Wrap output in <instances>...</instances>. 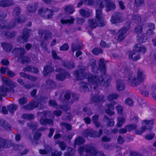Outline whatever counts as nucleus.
Listing matches in <instances>:
<instances>
[{
  "instance_id": "f257e3e1",
  "label": "nucleus",
  "mask_w": 156,
  "mask_h": 156,
  "mask_svg": "<svg viewBox=\"0 0 156 156\" xmlns=\"http://www.w3.org/2000/svg\"><path fill=\"white\" fill-rule=\"evenodd\" d=\"M103 7V5L101 3L96 9V19L95 20H89L88 24L91 28H94L97 26L102 27L105 25V22L101 12V9Z\"/></svg>"
},
{
  "instance_id": "f03ea898",
  "label": "nucleus",
  "mask_w": 156,
  "mask_h": 156,
  "mask_svg": "<svg viewBox=\"0 0 156 156\" xmlns=\"http://www.w3.org/2000/svg\"><path fill=\"white\" fill-rule=\"evenodd\" d=\"M154 122L153 119L145 120L142 122V126L140 130H136L135 131L136 134L140 135L143 133L147 129L151 127Z\"/></svg>"
},
{
  "instance_id": "7ed1b4c3",
  "label": "nucleus",
  "mask_w": 156,
  "mask_h": 156,
  "mask_svg": "<svg viewBox=\"0 0 156 156\" xmlns=\"http://www.w3.org/2000/svg\"><path fill=\"white\" fill-rule=\"evenodd\" d=\"M87 78L88 82L90 83H92L93 85L94 89H96V87L94 86H99V85L104 84V85H105L106 83L104 82L105 80L103 79L102 77H99V78L95 77L92 76H91L88 74Z\"/></svg>"
},
{
  "instance_id": "20e7f679",
  "label": "nucleus",
  "mask_w": 156,
  "mask_h": 156,
  "mask_svg": "<svg viewBox=\"0 0 156 156\" xmlns=\"http://www.w3.org/2000/svg\"><path fill=\"white\" fill-rule=\"evenodd\" d=\"M139 51L141 53H144L146 51V49L144 47H140L139 44H135L133 48V51H131L129 53V58L130 59H132L134 61H136L140 59V56H137L136 57L135 56L133 58V55L135 54L134 51Z\"/></svg>"
},
{
  "instance_id": "39448f33",
  "label": "nucleus",
  "mask_w": 156,
  "mask_h": 156,
  "mask_svg": "<svg viewBox=\"0 0 156 156\" xmlns=\"http://www.w3.org/2000/svg\"><path fill=\"white\" fill-rule=\"evenodd\" d=\"M137 77L130 76L129 78V81L131 83L132 86H134L138 82L142 81L145 78V75L141 71H139L137 74Z\"/></svg>"
},
{
  "instance_id": "423d86ee",
  "label": "nucleus",
  "mask_w": 156,
  "mask_h": 156,
  "mask_svg": "<svg viewBox=\"0 0 156 156\" xmlns=\"http://www.w3.org/2000/svg\"><path fill=\"white\" fill-rule=\"evenodd\" d=\"M8 87H0V94L2 95H0V101L2 99V96L4 95L5 92L8 91H10L12 88L14 87L12 83H10L7 86Z\"/></svg>"
},
{
  "instance_id": "0eeeda50",
  "label": "nucleus",
  "mask_w": 156,
  "mask_h": 156,
  "mask_svg": "<svg viewBox=\"0 0 156 156\" xmlns=\"http://www.w3.org/2000/svg\"><path fill=\"white\" fill-rule=\"evenodd\" d=\"M127 30L126 29L122 28L116 34L118 41H120L124 39L126 35Z\"/></svg>"
},
{
  "instance_id": "6e6552de",
  "label": "nucleus",
  "mask_w": 156,
  "mask_h": 156,
  "mask_svg": "<svg viewBox=\"0 0 156 156\" xmlns=\"http://www.w3.org/2000/svg\"><path fill=\"white\" fill-rule=\"evenodd\" d=\"M122 21V20L117 13L113 14L112 15L110 20L111 23L114 24H117Z\"/></svg>"
},
{
  "instance_id": "1a4fd4ad",
  "label": "nucleus",
  "mask_w": 156,
  "mask_h": 156,
  "mask_svg": "<svg viewBox=\"0 0 156 156\" xmlns=\"http://www.w3.org/2000/svg\"><path fill=\"white\" fill-rule=\"evenodd\" d=\"M137 127V126L135 125H130L126 126L125 129H122L120 130L119 132L120 133H125L127 131H130L133 130Z\"/></svg>"
},
{
  "instance_id": "9d476101",
  "label": "nucleus",
  "mask_w": 156,
  "mask_h": 156,
  "mask_svg": "<svg viewBox=\"0 0 156 156\" xmlns=\"http://www.w3.org/2000/svg\"><path fill=\"white\" fill-rule=\"evenodd\" d=\"M99 69L98 70L104 73L105 72L106 68L104 63V60L103 59L101 58L99 62Z\"/></svg>"
},
{
  "instance_id": "9b49d317",
  "label": "nucleus",
  "mask_w": 156,
  "mask_h": 156,
  "mask_svg": "<svg viewBox=\"0 0 156 156\" xmlns=\"http://www.w3.org/2000/svg\"><path fill=\"white\" fill-rule=\"evenodd\" d=\"M114 103V102H113L112 105L108 104L107 105L108 109L106 110V112L107 114L109 115H111L114 114V112L111 111L110 109H113L114 108L113 105Z\"/></svg>"
},
{
  "instance_id": "f8f14e48",
  "label": "nucleus",
  "mask_w": 156,
  "mask_h": 156,
  "mask_svg": "<svg viewBox=\"0 0 156 156\" xmlns=\"http://www.w3.org/2000/svg\"><path fill=\"white\" fill-rule=\"evenodd\" d=\"M74 19L71 17H69L67 20L62 19L61 20V23L63 24H71L73 23Z\"/></svg>"
},
{
  "instance_id": "ddd939ff",
  "label": "nucleus",
  "mask_w": 156,
  "mask_h": 156,
  "mask_svg": "<svg viewBox=\"0 0 156 156\" xmlns=\"http://www.w3.org/2000/svg\"><path fill=\"white\" fill-rule=\"evenodd\" d=\"M59 70L57 71L58 72H60L61 73L57 75L56 76V78L58 80H64L65 77V76L64 74V71L62 69H59Z\"/></svg>"
},
{
  "instance_id": "4468645a",
  "label": "nucleus",
  "mask_w": 156,
  "mask_h": 156,
  "mask_svg": "<svg viewBox=\"0 0 156 156\" xmlns=\"http://www.w3.org/2000/svg\"><path fill=\"white\" fill-rule=\"evenodd\" d=\"M10 0H0V5L3 7H7L11 5Z\"/></svg>"
},
{
  "instance_id": "2eb2a0df",
  "label": "nucleus",
  "mask_w": 156,
  "mask_h": 156,
  "mask_svg": "<svg viewBox=\"0 0 156 156\" xmlns=\"http://www.w3.org/2000/svg\"><path fill=\"white\" fill-rule=\"evenodd\" d=\"M65 11L66 12L67 14H71L74 12V10L73 6L70 5L66 7Z\"/></svg>"
},
{
  "instance_id": "dca6fc26",
  "label": "nucleus",
  "mask_w": 156,
  "mask_h": 156,
  "mask_svg": "<svg viewBox=\"0 0 156 156\" xmlns=\"http://www.w3.org/2000/svg\"><path fill=\"white\" fill-rule=\"evenodd\" d=\"M80 13L82 16L85 17L89 16L90 14V12L89 11L83 9L80 10Z\"/></svg>"
},
{
  "instance_id": "f3484780",
  "label": "nucleus",
  "mask_w": 156,
  "mask_h": 156,
  "mask_svg": "<svg viewBox=\"0 0 156 156\" xmlns=\"http://www.w3.org/2000/svg\"><path fill=\"white\" fill-rule=\"evenodd\" d=\"M106 9L108 11L111 10H114L115 9V5L112 3L108 2L106 5Z\"/></svg>"
},
{
  "instance_id": "a211bd4d",
  "label": "nucleus",
  "mask_w": 156,
  "mask_h": 156,
  "mask_svg": "<svg viewBox=\"0 0 156 156\" xmlns=\"http://www.w3.org/2000/svg\"><path fill=\"white\" fill-rule=\"evenodd\" d=\"M1 45L4 50L6 51H9L12 48L11 45L8 43H2Z\"/></svg>"
},
{
  "instance_id": "6ab92c4d",
  "label": "nucleus",
  "mask_w": 156,
  "mask_h": 156,
  "mask_svg": "<svg viewBox=\"0 0 156 156\" xmlns=\"http://www.w3.org/2000/svg\"><path fill=\"white\" fill-rule=\"evenodd\" d=\"M154 26L153 24L150 23L148 25V30L147 32V35H150L153 34V30L154 29Z\"/></svg>"
},
{
  "instance_id": "aec40b11",
  "label": "nucleus",
  "mask_w": 156,
  "mask_h": 156,
  "mask_svg": "<svg viewBox=\"0 0 156 156\" xmlns=\"http://www.w3.org/2000/svg\"><path fill=\"white\" fill-rule=\"evenodd\" d=\"M40 123L42 124L45 125L47 124L52 125L53 124V122L52 120L51 119L45 120L43 119H41L40 121Z\"/></svg>"
},
{
  "instance_id": "412c9836",
  "label": "nucleus",
  "mask_w": 156,
  "mask_h": 156,
  "mask_svg": "<svg viewBox=\"0 0 156 156\" xmlns=\"http://www.w3.org/2000/svg\"><path fill=\"white\" fill-rule=\"evenodd\" d=\"M80 84L86 90H91V85L90 84H86L85 83H81Z\"/></svg>"
},
{
  "instance_id": "4be33fe9",
  "label": "nucleus",
  "mask_w": 156,
  "mask_h": 156,
  "mask_svg": "<svg viewBox=\"0 0 156 156\" xmlns=\"http://www.w3.org/2000/svg\"><path fill=\"white\" fill-rule=\"evenodd\" d=\"M53 70V69L49 66L45 67L43 72L44 74L46 75L48 73L51 72Z\"/></svg>"
},
{
  "instance_id": "5701e85b",
  "label": "nucleus",
  "mask_w": 156,
  "mask_h": 156,
  "mask_svg": "<svg viewBox=\"0 0 156 156\" xmlns=\"http://www.w3.org/2000/svg\"><path fill=\"white\" fill-rule=\"evenodd\" d=\"M118 120L117 126L119 127L121 126L125 121V119L123 117H118Z\"/></svg>"
},
{
  "instance_id": "b1692460",
  "label": "nucleus",
  "mask_w": 156,
  "mask_h": 156,
  "mask_svg": "<svg viewBox=\"0 0 156 156\" xmlns=\"http://www.w3.org/2000/svg\"><path fill=\"white\" fill-rule=\"evenodd\" d=\"M124 84L120 81L118 82L117 83V89L118 90H121L124 89Z\"/></svg>"
},
{
  "instance_id": "393cba45",
  "label": "nucleus",
  "mask_w": 156,
  "mask_h": 156,
  "mask_svg": "<svg viewBox=\"0 0 156 156\" xmlns=\"http://www.w3.org/2000/svg\"><path fill=\"white\" fill-rule=\"evenodd\" d=\"M49 12L52 13V12L49 10H47L46 11L45 10H44L42 9H40L39 11V14L42 16H44V15L43 14H45L46 15H47Z\"/></svg>"
},
{
  "instance_id": "a878e982",
  "label": "nucleus",
  "mask_w": 156,
  "mask_h": 156,
  "mask_svg": "<svg viewBox=\"0 0 156 156\" xmlns=\"http://www.w3.org/2000/svg\"><path fill=\"white\" fill-rule=\"evenodd\" d=\"M133 100L129 98L126 99L125 100V104L128 105L132 106L133 105Z\"/></svg>"
},
{
  "instance_id": "bb28decb",
  "label": "nucleus",
  "mask_w": 156,
  "mask_h": 156,
  "mask_svg": "<svg viewBox=\"0 0 156 156\" xmlns=\"http://www.w3.org/2000/svg\"><path fill=\"white\" fill-rule=\"evenodd\" d=\"M16 106L15 105H11L8 106V108L11 112H13L16 109Z\"/></svg>"
},
{
  "instance_id": "cd10ccee",
  "label": "nucleus",
  "mask_w": 156,
  "mask_h": 156,
  "mask_svg": "<svg viewBox=\"0 0 156 156\" xmlns=\"http://www.w3.org/2000/svg\"><path fill=\"white\" fill-rule=\"evenodd\" d=\"M37 103L35 102H32L29 104L28 105V107H27L28 109H31L37 106Z\"/></svg>"
},
{
  "instance_id": "c85d7f7f",
  "label": "nucleus",
  "mask_w": 156,
  "mask_h": 156,
  "mask_svg": "<svg viewBox=\"0 0 156 156\" xmlns=\"http://www.w3.org/2000/svg\"><path fill=\"white\" fill-rule=\"evenodd\" d=\"M84 142V140L81 137H79L77 138L75 141V143L76 144L83 143Z\"/></svg>"
},
{
  "instance_id": "c756f323",
  "label": "nucleus",
  "mask_w": 156,
  "mask_h": 156,
  "mask_svg": "<svg viewBox=\"0 0 156 156\" xmlns=\"http://www.w3.org/2000/svg\"><path fill=\"white\" fill-rule=\"evenodd\" d=\"M155 134L154 133L148 134L145 136V139L147 140H151L153 139L154 136Z\"/></svg>"
},
{
  "instance_id": "7c9ffc66",
  "label": "nucleus",
  "mask_w": 156,
  "mask_h": 156,
  "mask_svg": "<svg viewBox=\"0 0 156 156\" xmlns=\"http://www.w3.org/2000/svg\"><path fill=\"white\" fill-rule=\"evenodd\" d=\"M101 52V50L99 48H95L92 51V52L95 55H98Z\"/></svg>"
},
{
  "instance_id": "2f4dec72",
  "label": "nucleus",
  "mask_w": 156,
  "mask_h": 156,
  "mask_svg": "<svg viewBox=\"0 0 156 156\" xmlns=\"http://www.w3.org/2000/svg\"><path fill=\"white\" fill-rule=\"evenodd\" d=\"M116 109L119 114L121 115L122 114V108L121 106L119 105L117 106L116 107Z\"/></svg>"
},
{
  "instance_id": "473e14b6",
  "label": "nucleus",
  "mask_w": 156,
  "mask_h": 156,
  "mask_svg": "<svg viewBox=\"0 0 156 156\" xmlns=\"http://www.w3.org/2000/svg\"><path fill=\"white\" fill-rule=\"evenodd\" d=\"M118 97V95L116 94H112L110 95L108 97L109 101L111 100L114 99H116Z\"/></svg>"
},
{
  "instance_id": "72a5a7b5",
  "label": "nucleus",
  "mask_w": 156,
  "mask_h": 156,
  "mask_svg": "<svg viewBox=\"0 0 156 156\" xmlns=\"http://www.w3.org/2000/svg\"><path fill=\"white\" fill-rule=\"evenodd\" d=\"M98 118V117L97 115H94L93 117V122L95 123V125L97 126H99V123L97 122Z\"/></svg>"
},
{
  "instance_id": "f704fd0d",
  "label": "nucleus",
  "mask_w": 156,
  "mask_h": 156,
  "mask_svg": "<svg viewBox=\"0 0 156 156\" xmlns=\"http://www.w3.org/2000/svg\"><path fill=\"white\" fill-rule=\"evenodd\" d=\"M20 12V9L18 7L15 8L13 12V15L14 16L18 15Z\"/></svg>"
},
{
  "instance_id": "c9c22d12",
  "label": "nucleus",
  "mask_w": 156,
  "mask_h": 156,
  "mask_svg": "<svg viewBox=\"0 0 156 156\" xmlns=\"http://www.w3.org/2000/svg\"><path fill=\"white\" fill-rule=\"evenodd\" d=\"M34 117V115L32 114H25L23 115V117L28 119H32Z\"/></svg>"
},
{
  "instance_id": "e433bc0d",
  "label": "nucleus",
  "mask_w": 156,
  "mask_h": 156,
  "mask_svg": "<svg viewBox=\"0 0 156 156\" xmlns=\"http://www.w3.org/2000/svg\"><path fill=\"white\" fill-rule=\"evenodd\" d=\"M69 46L67 44H65L60 48V50L61 51H65L68 49Z\"/></svg>"
},
{
  "instance_id": "4c0bfd02",
  "label": "nucleus",
  "mask_w": 156,
  "mask_h": 156,
  "mask_svg": "<svg viewBox=\"0 0 156 156\" xmlns=\"http://www.w3.org/2000/svg\"><path fill=\"white\" fill-rule=\"evenodd\" d=\"M27 99L26 98H21L19 100V103L21 105L25 103L27 101Z\"/></svg>"
},
{
  "instance_id": "58836bf2",
  "label": "nucleus",
  "mask_w": 156,
  "mask_h": 156,
  "mask_svg": "<svg viewBox=\"0 0 156 156\" xmlns=\"http://www.w3.org/2000/svg\"><path fill=\"white\" fill-rule=\"evenodd\" d=\"M142 27L140 26H138L135 29V31L139 33H141L142 31Z\"/></svg>"
},
{
  "instance_id": "ea45409f",
  "label": "nucleus",
  "mask_w": 156,
  "mask_h": 156,
  "mask_svg": "<svg viewBox=\"0 0 156 156\" xmlns=\"http://www.w3.org/2000/svg\"><path fill=\"white\" fill-rule=\"evenodd\" d=\"M62 124L65 126L67 130H70L71 129V127L69 124L66 123H62Z\"/></svg>"
},
{
  "instance_id": "a19ab883",
  "label": "nucleus",
  "mask_w": 156,
  "mask_h": 156,
  "mask_svg": "<svg viewBox=\"0 0 156 156\" xmlns=\"http://www.w3.org/2000/svg\"><path fill=\"white\" fill-rule=\"evenodd\" d=\"M136 4L138 6H140L144 3V0H135Z\"/></svg>"
},
{
  "instance_id": "79ce46f5",
  "label": "nucleus",
  "mask_w": 156,
  "mask_h": 156,
  "mask_svg": "<svg viewBox=\"0 0 156 156\" xmlns=\"http://www.w3.org/2000/svg\"><path fill=\"white\" fill-rule=\"evenodd\" d=\"M100 45L102 47H108L109 46L104 41H101Z\"/></svg>"
},
{
  "instance_id": "37998d69",
  "label": "nucleus",
  "mask_w": 156,
  "mask_h": 156,
  "mask_svg": "<svg viewBox=\"0 0 156 156\" xmlns=\"http://www.w3.org/2000/svg\"><path fill=\"white\" fill-rule=\"evenodd\" d=\"M118 142L119 144H122L124 142V140L121 136H119L118 139Z\"/></svg>"
},
{
  "instance_id": "c03bdc74",
  "label": "nucleus",
  "mask_w": 156,
  "mask_h": 156,
  "mask_svg": "<svg viewBox=\"0 0 156 156\" xmlns=\"http://www.w3.org/2000/svg\"><path fill=\"white\" fill-rule=\"evenodd\" d=\"M59 146L61 149L64 150L65 147V144L63 142H60L59 144Z\"/></svg>"
},
{
  "instance_id": "a18cd8bd",
  "label": "nucleus",
  "mask_w": 156,
  "mask_h": 156,
  "mask_svg": "<svg viewBox=\"0 0 156 156\" xmlns=\"http://www.w3.org/2000/svg\"><path fill=\"white\" fill-rule=\"evenodd\" d=\"M68 150H69V151H71V152H69L68 154H66V155H69V154H73V153H75V150L73 149H72L71 147H69L68 148Z\"/></svg>"
},
{
  "instance_id": "49530a36",
  "label": "nucleus",
  "mask_w": 156,
  "mask_h": 156,
  "mask_svg": "<svg viewBox=\"0 0 156 156\" xmlns=\"http://www.w3.org/2000/svg\"><path fill=\"white\" fill-rule=\"evenodd\" d=\"M134 19L135 21H137L138 22H140L141 21V18L138 15L135 16Z\"/></svg>"
},
{
  "instance_id": "de8ad7c7",
  "label": "nucleus",
  "mask_w": 156,
  "mask_h": 156,
  "mask_svg": "<svg viewBox=\"0 0 156 156\" xmlns=\"http://www.w3.org/2000/svg\"><path fill=\"white\" fill-rule=\"evenodd\" d=\"M1 63L2 65H7L9 63L7 59L2 60L1 62Z\"/></svg>"
},
{
  "instance_id": "09e8293b",
  "label": "nucleus",
  "mask_w": 156,
  "mask_h": 156,
  "mask_svg": "<svg viewBox=\"0 0 156 156\" xmlns=\"http://www.w3.org/2000/svg\"><path fill=\"white\" fill-rule=\"evenodd\" d=\"M52 55L54 58L56 59H58L59 58V57L57 55L55 51H52Z\"/></svg>"
},
{
  "instance_id": "8fccbe9b",
  "label": "nucleus",
  "mask_w": 156,
  "mask_h": 156,
  "mask_svg": "<svg viewBox=\"0 0 156 156\" xmlns=\"http://www.w3.org/2000/svg\"><path fill=\"white\" fill-rule=\"evenodd\" d=\"M31 30H28L27 29L25 30V32L24 33V36L26 37L28 36V34L29 33H30L31 32Z\"/></svg>"
},
{
  "instance_id": "3c124183",
  "label": "nucleus",
  "mask_w": 156,
  "mask_h": 156,
  "mask_svg": "<svg viewBox=\"0 0 156 156\" xmlns=\"http://www.w3.org/2000/svg\"><path fill=\"white\" fill-rule=\"evenodd\" d=\"M81 48L80 47H76L74 45H73L72 46V49L73 51H75L77 50L80 49Z\"/></svg>"
},
{
  "instance_id": "603ef678",
  "label": "nucleus",
  "mask_w": 156,
  "mask_h": 156,
  "mask_svg": "<svg viewBox=\"0 0 156 156\" xmlns=\"http://www.w3.org/2000/svg\"><path fill=\"white\" fill-rule=\"evenodd\" d=\"M7 73L9 76L11 77H13L15 75V74L13 72L9 70L8 71Z\"/></svg>"
},
{
  "instance_id": "864d4df0",
  "label": "nucleus",
  "mask_w": 156,
  "mask_h": 156,
  "mask_svg": "<svg viewBox=\"0 0 156 156\" xmlns=\"http://www.w3.org/2000/svg\"><path fill=\"white\" fill-rule=\"evenodd\" d=\"M54 132V130L53 129H50L49 133L48 134L49 137H51L53 135Z\"/></svg>"
},
{
  "instance_id": "5fc2aeb1",
  "label": "nucleus",
  "mask_w": 156,
  "mask_h": 156,
  "mask_svg": "<svg viewBox=\"0 0 156 156\" xmlns=\"http://www.w3.org/2000/svg\"><path fill=\"white\" fill-rule=\"evenodd\" d=\"M84 22V20L83 19L81 18H78L77 23L79 24H82Z\"/></svg>"
},
{
  "instance_id": "6e6d98bb",
  "label": "nucleus",
  "mask_w": 156,
  "mask_h": 156,
  "mask_svg": "<svg viewBox=\"0 0 156 156\" xmlns=\"http://www.w3.org/2000/svg\"><path fill=\"white\" fill-rule=\"evenodd\" d=\"M84 121L87 124H89L90 122V120L89 118L87 117L85 118Z\"/></svg>"
},
{
  "instance_id": "4d7b16f0",
  "label": "nucleus",
  "mask_w": 156,
  "mask_h": 156,
  "mask_svg": "<svg viewBox=\"0 0 156 156\" xmlns=\"http://www.w3.org/2000/svg\"><path fill=\"white\" fill-rule=\"evenodd\" d=\"M41 136V134L40 133H36L34 135V138L37 139L40 137Z\"/></svg>"
},
{
  "instance_id": "13d9d810",
  "label": "nucleus",
  "mask_w": 156,
  "mask_h": 156,
  "mask_svg": "<svg viewBox=\"0 0 156 156\" xmlns=\"http://www.w3.org/2000/svg\"><path fill=\"white\" fill-rule=\"evenodd\" d=\"M147 40V38L145 37H143L142 38L140 39L139 40V41L140 42H146V40Z\"/></svg>"
},
{
  "instance_id": "bf43d9fd",
  "label": "nucleus",
  "mask_w": 156,
  "mask_h": 156,
  "mask_svg": "<svg viewBox=\"0 0 156 156\" xmlns=\"http://www.w3.org/2000/svg\"><path fill=\"white\" fill-rule=\"evenodd\" d=\"M74 73L75 75H76V76H83V74H82V73H80V72H78V71H75Z\"/></svg>"
},
{
  "instance_id": "052dcab7",
  "label": "nucleus",
  "mask_w": 156,
  "mask_h": 156,
  "mask_svg": "<svg viewBox=\"0 0 156 156\" xmlns=\"http://www.w3.org/2000/svg\"><path fill=\"white\" fill-rule=\"evenodd\" d=\"M54 114L57 116H59L61 114V112L60 111H55L54 112Z\"/></svg>"
},
{
  "instance_id": "680f3d73",
  "label": "nucleus",
  "mask_w": 156,
  "mask_h": 156,
  "mask_svg": "<svg viewBox=\"0 0 156 156\" xmlns=\"http://www.w3.org/2000/svg\"><path fill=\"white\" fill-rule=\"evenodd\" d=\"M109 123L108 125L110 126H114V122L112 120H110L109 121Z\"/></svg>"
},
{
  "instance_id": "e2e57ef3",
  "label": "nucleus",
  "mask_w": 156,
  "mask_h": 156,
  "mask_svg": "<svg viewBox=\"0 0 156 156\" xmlns=\"http://www.w3.org/2000/svg\"><path fill=\"white\" fill-rule=\"evenodd\" d=\"M109 140L110 139L106 136L104 137L102 139V141H109Z\"/></svg>"
},
{
  "instance_id": "0e129e2a",
  "label": "nucleus",
  "mask_w": 156,
  "mask_h": 156,
  "mask_svg": "<svg viewBox=\"0 0 156 156\" xmlns=\"http://www.w3.org/2000/svg\"><path fill=\"white\" fill-rule=\"evenodd\" d=\"M119 4L120 8L122 9H124V6L122 3L121 2H119Z\"/></svg>"
},
{
  "instance_id": "69168bd1",
  "label": "nucleus",
  "mask_w": 156,
  "mask_h": 156,
  "mask_svg": "<svg viewBox=\"0 0 156 156\" xmlns=\"http://www.w3.org/2000/svg\"><path fill=\"white\" fill-rule=\"evenodd\" d=\"M2 112L3 113L6 114L7 113V111L6 109V108L5 107H3L2 108Z\"/></svg>"
},
{
  "instance_id": "338daca9",
  "label": "nucleus",
  "mask_w": 156,
  "mask_h": 156,
  "mask_svg": "<svg viewBox=\"0 0 156 156\" xmlns=\"http://www.w3.org/2000/svg\"><path fill=\"white\" fill-rule=\"evenodd\" d=\"M49 103L51 105L55 106L56 105L55 102L54 101H50Z\"/></svg>"
},
{
  "instance_id": "774afa93",
  "label": "nucleus",
  "mask_w": 156,
  "mask_h": 156,
  "mask_svg": "<svg viewBox=\"0 0 156 156\" xmlns=\"http://www.w3.org/2000/svg\"><path fill=\"white\" fill-rule=\"evenodd\" d=\"M51 37V34L50 33L47 34L45 37V39L46 40L47 38H50Z\"/></svg>"
}]
</instances>
